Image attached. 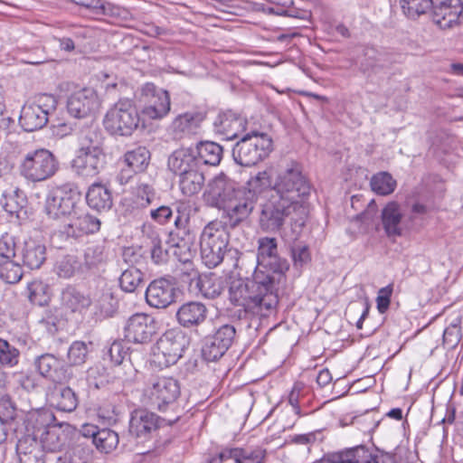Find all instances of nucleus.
Wrapping results in <instances>:
<instances>
[{
    "instance_id": "1",
    "label": "nucleus",
    "mask_w": 463,
    "mask_h": 463,
    "mask_svg": "<svg viewBox=\"0 0 463 463\" xmlns=\"http://www.w3.org/2000/svg\"><path fill=\"white\" fill-rule=\"evenodd\" d=\"M311 185L299 165L293 163L279 172L273 183L270 194L260 204L259 224L266 232H277L286 220L305 203Z\"/></svg>"
},
{
    "instance_id": "2",
    "label": "nucleus",
    "mask_w": 463,
    "mask_h": 463,
    "mask_svg": "<svg viewBox=\"0 0 463 463\" xmlns=\"http://www.w3.org/2000/svg\"><path fill=\"white\" fill-rule=\"evenodd\" d=\"M278 288L273 278L255 268L251 279L232 282L229 299L245 312L268 316L279 303Z\"/></svg>"
},
{
    "instance_id": "3",
    "label": "nucleus",
    "mask_w": 463,
    "mask_h": 463,
    "mask_svg": "<svg viewBox=\"0 0 463 463\" xmlns=\"http://www.w3.org/2000/svg\"><path fill=\"white\" fill-rule=\"evenodd\" d=\"M212 204L223 213L224 222L230 228H235L248 219L256 203L236 184L221 174L209 184Z\"/></svg>"
},
{
    "instance_id": "4",
    "label": "nucleus",
    "mask_w": 463,
    "mask_h": 463,
    "mask_svg": "<svg viewBox=\"0 0 463 463\" xmlns=\"http://www.w3.org/2000/svg\"><path fill=\"white\" fill-rule=\"evenodd\" d=\"M107 164L100 135L94 129H84L77 134V149L71 162L75 175L83 178L97 176Z\"/></svg>"
},
{
    "instance_id": "5",
    "label": "nucleus",
    "mask_w": 463,
    "mask_h": 463,
    "mask_svg": "<svg viewBox=\"0 0 463 463\" xmlns=\"http://www.w3.org/2000/svg\"><path fill=\"white\" fill-rule=\"evenodd\" d=\"M19 174L26 181L40 183L52 178L59 170L56 156L48 149L28 152L19 161Z\"/></svg>"
},
{
    "instance_id": "6",
    "label": "nucleus",
    "mask_w": 463,
    "mask_h": 463,
    "mask_svg": "<svg viewBox=\"0 0 463 463\" xmlns=\"http://www.w3.org/2000/svg\"><path fill=\"white\" fill-rule=\"evenodd\" d=\"M272 151V139L265 133L253 131L241 137L232 148L236 164L251 166L265 159Z\"/></svg>"
},
{
    "instance_id": "7",
    "label": "nucleus",
    "mask_w": 463,
    "mask_h": 463,
    "mask_svg": "<svg viewBox=\"0 0 463 463\" xmlns=\"http://www.w3.org/2000/svg\"><path fill=\"white\" fill-rule=\"evenodd\" d=\"M245 256V254H243ZM245 262L250 261V267L255 271L260 268H269V271H264L266 275L273 278L275 285H279L283 279V274L288 269V263L286 260L279 258L278 254V243L275 238L262 237L258 241V253L255 257L252 253L246 255Z\"/></svg>"
},
{
    "instance_id": "8",
    "label": "nucleus",
    "mask_w": 463,
    "mask_h": 463,
    "mask_svg": "<svg viewBox=\"0 0 463 463\" xmlns=\"http://www.w3.org/2000/svg\"><path fill=\"white\" fill-rule=\"evenodd\" d=\"M140 118L129 99H119L105 115V128L112 135L128 137L137 128Z\"/></svg>"
},
{
    "instance_id": "9",
    "label": "nucleus",
    "mask_w": 463,
    "mask_h": 463,
    "mask_svg": "<svg viewBox=\"0 0 463 463\" xmlns=\"http://www.w3.org/2000/svg\"><path fill=\"white\" fill-rule=\"evenodd\" d=\"M189 340L181 330H167L153 348L154 363L160 367L175 364L188 346Z\"/></svg>"
},
{
    "instance_id": "10",
    "label": "nucleus",
    "mask_w": 463,
    "mask_h": 463,
    "mask_svg": "<svg viewBox=\"0 0 463 463\" xmlns=\"http://www.w3.org/2000/svg\"><path fill=\"white\" fill-rule=\"evenodd\" d=\"M180 393V385L176 379L162 376L155 379L145 389L144 402L151 408L164 411L175 403Z\"/></svg>"
},
{
    "instance_id": "11",
    "label": "nucleus",
    "mask_w": 463,
    "mask_h": 463,
    "mask_svg": "<svg viewBox=\"0 0 463 463\" xmlns=\"http://www.w3.org/2000/svg\"><path fill=\"white\" fill-rule=\"evenodd\" d=\"M57 107V100L50 94L39 95L36 99L23 107L19 118L20 125L27 132L43 128L49 120V116Z\"/></svg>"
},
{
    "instance_id": "12",
    "label": "nucleus",
    "mask_w": 463,
    "mask_h": 463,
    "mask_svg": "<svg viewBox=\"0 0 463 463\" xmlns=\"http://www.w3.org/2000/svg\"><path fill=\"white\" fill-rule=\"evenodd\" d=\"M80 194L70 185H62L50 192L46 197L44 212L50 220L64 222L77 208Z\"/></svg>"
},
{
    "instance_id": "13",
    "label": "nucleus",
    "mask_w": 463,
    "mask_h": 463,
    "mask_svg": "<svg viewBox=\"0 0 463 463\" xmlns=\"http://www.w3.org/2000/svg\"><path fill=\"white\" fill-rule=\"evenodd\" d=\"M196 208L190 203H180L177 205V216L175 220V227L182 232L183 235H188V238L175 239V233H169L168 243L171 247L180 250V252L175 250V254L182 262H186L192 257L191 247L193 245L194 236L191 233L190 222L192 216L196 213Z\"/></svg>"
},
{
    "instance_id": "14",
    "label": "nucleus",
    "mask_w": 463,
    "mask_h": 463,
    "mask_svg": "<svg viewBox=\"0 0 463 463\" xmlns=\"http://www.w3.org/2000/svg\"><path fill=\"white\" fill-rule=\"evenodd\" d=\"M35 365L40 374L55 383H71L72 385H83V379L77 378L84 373L78 368L66 365L62 361L51 354H44L35 359Z\"/></svg>"
},
{
    "instance_id": "15",
    "label": "nucleus",
    "mask_w": 463,
    "mask_h": 463,
    "mask_svg": "<svg viewBox=\"0 0 463 463\" xmlns=\"http://www.w3.org/2000/svg\"><path fill=\"white\" fill-rule=\"evenodd\" d=\"M236 335V329L231 324L214 326L211 334L207 335L203 346V355L206 361L213 362L220 359L232 346Z\"/></svg>"
},
{
    "instance_id": "16",
    "label": "nucleus",
    "mask_w": 463,
    "mask_h": 463,
    "mask_svg": "<svg viewBox=\"0 0 463 463\" xmlns=\"http://www.w3.org/2000/svg\"><path fill=\"white\" fill-rule=\"evenodd\" d=\"M157 332L156 319L145 313H136L129 317L124 326L125 337L136 344L149 343Z\"/></svg>"
},
{
    "instance_id": "17",
    "label": "nucleus",
    "mask_w": 463,
    "mask_h": 463,
    "mask_svg": "<svg viewBox=\"0 0 463 463\" xmlns=\"http://www.w3.org/2000/svg\"><path fill=\"white\" fill-rule=\"evenodd\" d=\"M141 95L146 103L143 112L149 118L160 119L170 111V97L166 90L148 82L142 87Z\"/></svg>"
},
{
    "instance_id": "18",
    "label": "nucleus",
    "mask_w": 463,
    "mask_h": 463,
    "mask_svg": "<svg viewBox=\"0 0 463 463\" xmlns=\"http://www.w3.org/2000/svg\"><path fill=\"white\" fill-rule=\"evenodd\" d=\"M145 297L146 303L151 307L165 309L175 302L177 288L172 281L160 278L149 283Z\"/></svg>"
},
{
    "instance_id": "19",
    "label": "nucleus",
    "mask_w": 463,
    "mask_h": 463,
    "mask_svg": "<svg viewBox=\"0 0 463 463\" xmlns=\"http://www.w3.org/2000/svg\"><path fill=\"white\" fill-rule=\"evenodd\" d=\"M66 222L61 227V232L72 239L94 233L100 228V222L98 218L80 210L78 207Z\"/></svg>"
},
{
    "instance_id": "20",
    "label": "nucleus",
    "mask_w": 463,
    "mask_h": 463,
    "mask_svg": "<svg viewBox=\"0 0 463 463\" xmlns=\"http://www.w3.org/2000/svg\"><path fill=\"white\" fill-rule=\"evenodd\" d=\"M463 12L461 0H434L430 15L440 29H447L458 24Z\"/></svg>"
},
{
    "instance_id": "21",
    "label": "nucleus",
    "mask_w": 463,
    "mask_h": 463,
    "mask_svg": "<svg viewBox=\"0 0 463 463\" xmlns=\"http://www.w3.org/2000/svg\"><path fill=\"white\" fill-rule=\"evenodd\" d=\"M100 107V100L92 89H83L73 94L68 99V112L76 118H83L94 114Z\"/></svg>"
},
{
    "instance_id": "22",
    "label": "nucleus",
    "mask_w": 463,
    "mask_h": 463,
    "mask_svg": "<svg viewBox=\"0 0 463 463\" xmlns=\"http://www.w3.org/2000/svg\"><path fill=\"white\" fill-rule=\"evenodd\" d=\"M178 420L160 419L156 414L146 410H135L129 420V433L136 438H140L159 428L164 422L172 425Z\"/></svg>"
},
{
    "instance_id": "23",
    "label": "nucleus",
    "mask_w": 463,
    "mask_h": 463,
    "mask_svg": "<svg viewBox=\"0 0 463 463\" xmlns=\"http://www.w3.org/2000/svg\"><path fill=\"white\" fill-rule=\"evenodd\" d=\"M201 258L206 267L213 269L220 265L224 260H230L234 269H242L247 259L237 249H219V247H200Z\"/></svg>"
},
{
    "instance_id": "24",
    "label": "nucleus",
    "mask_w": 463,
    "mask_h": 463,
    "mask_svg": "<svg viewBox=\"0 0 463 463\" xmlns=\"http://www.w3.org/2000/svg\"><path fill=\"white\" fill-rule=\"evenodd\" d=\"M208 308L200 301L183 303L175 312L177 323L185 329H193L202 326L207 319Z\"/></svg>"
},
{
    "instance_id": "25",
    "label": "nucleus",
    "mask_w": 463,
    "mask_h": 463,
    "mask_svg": "<svg viewBox=\"0 0 463 463\" xmlns=\"http://www.w3.org/2000/svg\"><path fill=\"white\" fill-rule=\"evenodd\" d=\"M230 226L222 220H213L208 222L200 236V247H219V249H229Z\"/></svg>"
},
{
    "instance_id": "26",
    "label": "nucleus",
    "mask_w": 463,
    "mask_h": 463,
    "mask_svg": "<svg viewBox=\"0 0 463 463\" xmlns=\"http://www.w3.org/2000/svg\"><path fill=\"white\" fill-rule=\"evenodd\" d=\"M245 126V118L232 110L220 113L213 121V130L228 140L238 137Z\"/></svg>"
},
{
    "instance_id": "27",
    "label": "nucleus",
    "mask_w": 463,
    "mask_h": 463,
    "mask_svg": "<svg viewBox=\"0 0 463 463\" xmlns=\"http://www.w3.org/2000/svg\"><path fill=\"white\" fill-rule=\"evenodd\" d=\"M17 250L24 265L31 269H39L46 260L45 245L31 238L24 241Z\"/></svg>"
},
{
    "instance_id": "28",
    "label": "nucleus",
    "mask_w": 463,
    "mask_h": 463,
    "mask_svg": "<svg viewBox=\"0 0 463 463\" xmlns=\"http://www.w3.org/2000/svg\"><path fill=\"white\" fill-rule=\"evenodd\" d=\"M16 452L21 463H44V449L37 436L26 435L16 445Z\"/></svg>"
},
{
    "instance_id": "29",
    "label": "nucleus",
    "mask_w": 463,
    "mask_h": 463,
    "mask_svg": "<svg viewBox=\"0 0 463 463\" xmlns=\"http://www.w3.org/2000/svg\"><path fill=\"white\" fill-rule=\"evenodd\" d=\"M391 55L384 50L367 46L363 51V58L360 61V70L364 72L376 73L392 64Z\"/></svg>"
},
{
    "instance_id": "30",
    "label": "nucleus",
    "mask_w": 463,
    "mask_h": 463,
    "mask_svg": "<svg viewBox=\"0 0 463 463\" xmlns=\"http://www.w3.org/2000/svg\"><path fill=\"white\" fill-rule=\"evenodd\" d=\"M308 210L306 203L299 208L294 214L289 216V224L282 227L280 236L287 246L299 243V237L307 219Z\"/></svg>"
},
{
    "instance_id": "31",
    "label": "nucleus",
    "mask_w": 463,
    "mask_h": 463,
    "mask_svg": "<svg viewBox=\"0 0 463 463\" xmlns=\"http://www.w3.org/2000/svg\"><path fill=\"white\" fill-rule=\"evenodd\" d=\"M272 186L269 174L267 171H261L251 176L245 186L240 188L257 204L260 198H268Z\"/></svg>"
},
{
    "instance_id": "32",
    "label": "nucleus",
    "mask_w": 463,
    "mask_h": 463,
    "mask_svg": "<svg viewBox=\"0 0 463 463\" xmlns=\"http://www.w3.org/2000/svg\"><path fill=\"white\" fill-rule=\"evenodd\" d=\"M329 458L334 463H373L374 455L366 446L358 445L332 452Z\"/></svg>"
},
{
    "instance_id": "33",
    "label": "nucleus",
    "mask_w": 463,
    "mask_h": 463,
    "mask_svg": "<svg viewBox=\"0 0 463 463\" xmlns=\"http://www.w3.org/2000/svg\"><path fill=\"white\" fill-rule=\"evenodd\" d=\"M196 167H198V159L191 148L177 149L168 158V168L180 176Z\"/></svg>"
},
{
    "instance_id": "34",
    "label": "nucleus",
    "mask_w": 463,
    "mask_h": 463,
    "mask_svg": "<svg viewBox=\"0 0 463 463\" xmlns=\"http://www.w3.org/2000/svg\"><path fill=\"white\" fill-rule=\"evenodd\" d=\"M203 119L204 116L200 112H185L177 116L172 123L175 137L182 138L195 134Z\"/></svg>"
},
{
    "instance_id": "35",
    "label": "nucleus",
    "mask_w": 463,
    "mask_h": 463,
    "mask_svg": "<svg viewBox=\"0 0 463 463\" xmlns=\"http://www.w3.org/2000/svg\"><path fill=\"white\" fill-rule=\"evenodd\" d=\"M88 205L97 211L109 210L113 204L110 191L99 183L92 184L86 194Z\"/></svg>"
},
{
    "instance_id": "36",
    "label": "nucleus",
    "mask_w": 463,
    "mask_h": 463,
    "mask_svg": "<svg viewBox=\"0 0 463 463\" xmlns=\"http://www.w3.org/2000/svg\"><path fill=\"white\" fill-rule=\"evenodd\" d=\"M402 214L399 204L395 202L389 203L382 211V222L383 229L389 237L402 235L400 227Z\"/></svg>"
},
{
    "instance_id": "37",
    "label": "nucleus",
    "mask_w": 463,
    "mask_h": 463,
    "mask_svg": "<svg viewBox=\"0 0 463 463\" xmlns=\"http://www.w3.org/2000/svg\"><path fill=\"white\" fill-rule=\"evenodd\" d=\"M194 153L198 159V166L201 164L215 166L222 160V147L215 142L204 141L196 146Z\"/></svg>"
},
{
    "instance_id": "38",
    "label": "nucleus",
    "mask_w": 463,
    "mask_h": 463,
    "mask_svg": "<svg viewBox=\"0 0 463 463\" xmlns=\"http://www.w3.org/2000/svg\"><path fill=\"white\" fill-rule=\"evenodd\" d=\"M204 182V175L198 166L180 176L179 186L183 194L192 196L203 189Z\"/></svg>"
},
{
    "instance_id": "39",
    "label": "nucleus",
    "mask_w": 463,
    "mask_h": 463,
    "mask_svg": "<svg viewBox=\"0 0 463 463\" xmlns=\"http://www.w3.org/2000/svg\"><path fill=\"white\" fill-rule=\"evenodd\" d=\"M39 441L44 451H61L66 443V435L60 428L47 427L42 431Z\"/></svg>"
},
{
    "instance_id": "40",
    "label": "nucleus",
    "mask_w": 463,
    "mask_h": 463,
    "mask_svg": "<svg viewBox=\"0 0 463 463\" xmlns=\"http://www.w3.org/2000/svg\"><path fill=\"white\" fill-rule=\"evenodd\" d=\"M196 286L201 294L210 299L219 297L224 290L223 280L213 274L199 276Z\"/></svg>"
},
{
    "instance_id": "41",
    "label": "nucleus",
    "mask_w": 463,
    "mask_h": 463,
    "mask_svg": "<svg viewBox=\"0 0 463 463\" xmlns=\"http://www.w3.org/2000/svg\"><path fill=\"white\" fill-rule=\"evenodd\" d=\"M62 304L71 311H80L91 305V300L88 296L83 295L73 287H67L61 292Z\"/></svg>"
},
{
    "instance_id": "42",
    "label": "nucleus",
    "mask_w": 463,
    "mask_h": 463,
    "mask_svg": "<svg viewBox=\"0 0 463 463\" xmlns=\"http://www.w3.org/2000/svg\"><path fill=\"white\" fill-rule=\"evenodd\" d=\"M52 402L59 411L71 412L77 408L78 398L71 387H64L52 395Z\"/></svg>"
},
{
    "instance_id": "43",
    "label": "nucleus",
    "mask_w": 463,
    "mask_h": 463,
    "mask_svg": "<svg viewBox=\"0 0 463 463\" xmlns=\"http://www.w3.org/2000/svg\"><path fill=\"white\" fill-rule=\"evenodd\" d=\"M82 264L76 256L66 255L57 260L53 270L59 278L71 279L81 270Z\"/></svg>"
},
{
    "instance_id": "44",
    "label": "nucleus",
    "mask_w": 463,
    "mask_h": 463,
    "mask_svg": "<svg viewBox=\"0 0 463 463\" xmlns=\"http://www.w3.org/2000/svg\"><path fill=\"white\" fill-rule=\"evenodd\" d=\"M125 162L127 166L132 171L141 172L148 165L150 153L145 146H138L137 148L128 151L125 154Z\"/></svg>"
},
{
    "instance_id": "45",
    "label": "nucleus",
    "mask_w": 463,
    "mask_h": 463,
    "mask_svg": "<svg viewBox=\"0 0 463 463\" xmlns=\"http://www.w3.org/2000/svg\"><path fill=\"white\" fill-rule=\"evenodd\" d=\"M143 283V272L134 266H130L127 269H125L119 278L120 288L124 291L129 293L134 292Z\"/></svg>"
},
{
    "instance_id": "46",
    "label": "nucleus",
    "mask_w": 463,
    "mask_h": 463,
    "mask_svg": "<svg viewBox=\"0 0 463 463\" xmlns=\"http://www.w3.org/2000/svg\"><path fill=\"white\" fill-rule=\"evenodd\" d=\"M119 439L118 434L110 429H101L94 437L93 444L101 453H109L114 450Z\"/></svg>"
},
{
    "instance_id": "47",
    "label": "nucleus",
    "mask_w": 463,
    "mask_h": 463,
    "mask_svg": "<svg viewBox=\"0 0 463 463\" xmlns=\"http://www.w3.org/2000/svg\"><path fill=\"white\" fill-rule=\"evenodd\" d=\"M372 190L378 194L387 195L392 194L396 187V181L387 172L374 175L370 182Z\"/></svg>"
},
{
    "instance_id": "48",
    "label": "nucleus",
    "mask_w": 463,
    "mask_h": 463,
    "mask_svg": "<svg viewBox=\"0 0 463 463\" xmlns=\"http://www.w3.org/2000/svg\"><path fill=\"white\" fill-rule=\"evenodd\" d=\"M19 360L20 351L7 340L0 338V367L13 368Z\"/></svg>"
},
{
    "instance_id": "49",
    "label": "nucleus",
    "mask_w": 463,
    "mask_h": 463,
    "mask_svg": "<svg viewBox=\"0 0 463 463\" xmlns=\"http://www.w3.org/2000/svg\"><path fill=\"white\" fill-rule=\"evenodd\" d=\"M434 0H400L401 6L406 16L416 19L430 11Z\"/></svg>"
},
{
    "instance_id": "50",
    "label": "nucleus",
    "mask_w": 463,
    "mask_h": 463,
    "mask_svg": "<svg viewBox=\"0 0 463 463\" xmlns=\"http://www.w3.org/2000/svg\"><path fill=\"white\" fill-rule=\"evenodd\" d=\"M0 278L6 283L15 284L23 278V269L13 260H0Z\"/></svg>"
},
{
    "instance_id": "51",
    "label": "nucleus",
    "mask_w": 463,
    "mask_h": 463,
    "mask_svg": "<svg viewBox=\"0 0 463 463\" xmlns=\"http://www.w3.org/2000/svg\"><path fill=\"white\" fill-rule=\"evenodd\" d=\"M89 351V346L85 342L74 341L68 350L69 364L67 365L75 368V366L83 364L87 360Z\"/></svg>"
},
{
    "instance_id": "52",
    "label": "nucleus",
    "mask_w": 463,
    "mask_h": 463,
    "mask_svg": "<svg viewBox=\"0 0 463 463\" xmlns=\"http://www.w3.org/2000/svg\"><path fill=\"white\" fill-rule=\"evenodd\" d=\"M136 203L142 206H148L156 197V192L152 184L139 181L134 188Z\"/></svg>"
},
{
    "instance_id": "53",
    "label": "nucleus",
    "mask_w": 463,
    "mask_h": 463,
    "mask_svg": "<svg viewBox=\"0 0 463 463\" xmlns=\"http://www.w3.org/2000/svg\"><path fill=\"white\" fill-rule=\"evenodd\" d=\"M105 260L104 247L99 244L90 245L84 251V267L96 268Z\"/></svg>"
},
{
    "instance_id": "54",
    "label": "nucleus",
    "mask_w": 463,
    "mask_h": 463,
    "mask_svg": "<svg viewBox=\"0 0 463 463\" xmlns=\"http://www.w3.org/2000/svg\"><path fill=\"white\" fill-rule=\"evenodd\" d=\"M71 2L90 10L97 15L112 14L113 6L104 0H70Z\"/></svg>"
},
{
    "instance_id": "55",
    "label": "nucleus",
    "mask_w": 463,
    "mask_h": 463,
    "mask_svg": "<svg viewBox=\"0 0 463 463\" xmlns=\"http://www.w3.org/2000/svg\"><path fill=\"white\" fill-rule=\"evenodd\" d=\"M29 299L33 304L43 306L48 303V286L42 281H33L28 285Z\"/></svg>"
},
{
    "instance_id": "56",
    "label": "nucleus",
    "mask_w": 463,
    "mask_h": 463,
    "mask_svg": "<svg viewBox=\"0 0 463 463\" xmlns=\"http://www.w3.org/2000/svg\"><path fill=\"white\" fill-rule=\"evenodd\" d=\"M267 450L261 447L239 448V463H265Z\"/></svg>"
},
{
    "instance_id": "57",
    "label": "nucleus",
    "mask_w": 463,
    "mask_h": 463,
    "mask_svg": "<svg viewBox=\"0 0 463 463\" xmlns=\"http://www.w3.org/2000/svg\"><path fill=\"white\" fill-rule=\"evenodd\" d=\"M288 247L295 266L302 267L311 260L309 249L306 243L299 242Z\"/></svg>"
},
{
    "instance_id": "58",
    "label": "nucleus",
    "mask_w": 463,
    "mask_h": 463,
    "mask_svg": "<svg viewBox=\"0 0 463 463\" xmlns=\"http://www.w3.org/2000/svg\"><path fill=\"white\" fill-rule=\"evenodd\" d=\"M18 246L13 236L3 235L0 238V260H13L16 254L18 255Z\"/></svg>"
},
{
    "instance_id": "59",
    "label": "nucleus",
    "mask_w": 463,
    "mask_h": 463,
    "mask_svg": "<svg viewBox=\"0 0 463 463\" xmlns=\"http://www.w3.org/2000/svg\"><path fill=\"white\" fill-rule=\"evenodd\" d=\"M460 320L451 323L443 333V343L449 348H454L461 339Z\"/></svg>"
},
{
    "instance_id": "60",
    "label": "nucleus",
    "mask_w": 463,
    "mask_h": 463,
    "mask_svg": "<svg viewBox=\"0 0 463 463\" xmlns=\"http://www.w3.org/2000/svg\"><path fill=\"white\" fill-rule=\"evenodd\" d=\"M60 319L52 311H46L42 318L39 320V324L46 330V332L53 335L59 330Z\"/></svg>"
},
{
    "instance_id": "61",
    "label": "nucleus",
    "mask_w": 463,
    "mask_h": 463,
    "mask_svg": "<svg viewBox=\"0 0 463 463\" xmlns=\"http://www.w3.org/2000/svg\"><path fill=\"white\" fill-rule=\"evenodd\" d=\"M392 293V286L388 285L384 288H382L378 291V296L376 298L377 309L381 314L386 312L389 308L391 303V297Z\"/></svg>"
},
{
    "instance_id": "62",
    "label": "nucleus",
    "mask_w": 463,
    "mask_h": 463,
    "mask_svg": "<svg viewBox=\"0 0 463 463\" xmlns=\"http://www.w3.org/2000/svg\"><path fill=\"white\" fill-rule=\"evenodd\" d=\"M98 416L103 422L111 424L118 422L119 411L116 406L108 404L99 409Z\"/></svg>"
},
{
    "instance_id": "63",
    "label": "nucleus",
    "mask_w": 463,
    "mask_h": 463,
    "mask_svg": "<svg viewBox=\"0 0 463 463\" xmlns=\"http://www.w3.org/2000/svg\"><path fill=\"white\" fill-rule=\"evenodd\" d=\"M90 458V449L80 443L72 449L70 461L71 463H86Z\"/></svg>"
},
{
    "instance_id": "64",
    "label": "nucleus",
    "mask_w": 463,
    "mask_h": 463,
    "mask_svg": "<svg viewBox=\"0 0 463 463\" xmlns=\"http://www.w3.org/2000/svg\"><path fill=\"white\" fill-rule=\"evenodd\" d=\"M232 459L234 463H239V448L224 449L216 457L211 459V463H223Z\"/></svg>"
}]
</instances>
